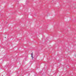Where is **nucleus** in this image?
Masks as SVG:
<instances>
[{
	"mask_svg": "<svg viewBox=\"0 0 76 76\" xmlns=\"http://www.w3.org/2000/svg\"><path fill=\"white\" fill-rule=\"evenodd\" d=\"M5 38H6V37H5Z\"/></svg>",
	"mask_w": 76,
	"mask_h": 76,
	"instance_id": "obj_2",
	"label": "nucleus"
},
{
	"mask_svg": "<svg viewBox=\"0 0 76 76\" xmlns=\"http://www.w3.org/2000/svg\"><path fill=\"white\" fill-rule=\"evenodd\" d=\"M31 57L32 58V59H33V58H34V57H33V53H32L31 54Z\"/></svg>",
	"mask_w": 76,
	"mask_h": 76,
	"instance_id": "obj_1",
	"label": "nucleus"
}]
</instances>
